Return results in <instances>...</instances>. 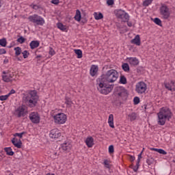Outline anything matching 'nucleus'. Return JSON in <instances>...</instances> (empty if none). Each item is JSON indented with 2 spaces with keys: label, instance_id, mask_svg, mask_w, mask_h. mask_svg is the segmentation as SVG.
Wrapping results in <instances>:
<instances>
[{
  "label": "nucleus",
  "instance_id": "obj_1",
  "mask_svg": "<svg viewBox=\"0 0 175 175\" xmlns=\"http://www.w3.org/2000/svg\"><path fill=\"white\" fill-rule=\"evenodd\" d=\"M173 117V113L172 110L167 107H162L157 113V124L163 126L166 124L167 121H170Z\"/></svg>",
  "mask_w": 175,
  "mask_h": 175
},
{
  "label": "nucleus",
  "instance_id": "obj_2",
  "mask_svg": "<svg viewBox=\"0 0 175 175\" xmlns=\"http://www.w3.org/2000/svg\"><path fill=\"white\" fill-rule=\"evenodd\" d=\"M96 87L98 92L103 95H109L114 88V85L109 84L107 81L100 77L96 79Z\"/></svg>",
  "mask_w": 175,
  "mask_h": 175
},
{
  "label": "nucleus",
  "instance_id": "obj_3",
  "mask_svg": "<svg viewBox=\"0 0 175 175\" xmlns=\"http://www.w3.org/2000/svg\"><path fill=\"white\" fill-rule=\"evenodd\" d=\"M39 96L36 90H31L28 92L27 96L23 98V100L29 107H35L38 104Z\"/></svg>",
  "mask_w": 175,
  "mask_h": 175
},
{
  "label": "nucleus",
  "instance_id": "obj_4",
  "mask_svg": "<svg viewBox=\"0 0 175 175\" xmlns=\"http://www.w3.org/2000/svg\"><path fill=\"white\" fill-rule=\"evenodd\" d=\"M100 77L104 79L107 83H114L115 81H117V79H118V72L114 69H111L107 71L105 75H102Z\"/></svg>",
  "mask_w": 175,
  "mask_h": 175
},
{
  "label": "nucleus",
  "instance_id": "obj_5",
  "mask_svg": "<svg viewBox=\"0 0 175 175\" xmlns=\"http://www.w3.org/2000/svg\"><path fill=\"white\" fill-rule=\"evenodd\" d=\"M53 118L56 125H64L68 120V116L64 113H57L53 115Z\"/></svg>",
  "mask_w": 175,
  "mask_h": 175
},
{
  "label": "nucleus",
  "instance_id": "obj_6",
  "mask_svg": "<svg viewBox=\"0 0 175 175\" xmlns=\"http://www.w3.org/2000/svg\"><path fill=\"white\" fill-rule=\"evenodd\" d=\"M114 14L117 18H119V20L123 21V23L129 21V14H128V13L123 10H116L114 11Z\"/></svg>",
  "mask_w": 175,
  "mask_h": 175
},
{
  "label": "nucleus",
  "instance_id": "obj_7",
  "mask_svg": "<svg viewBox=\"0 0 175 175\" xmlns=\"http://www.w3.org/2000/svg\"><path fill=\"white\" fill-rule=\"evenodd\" d=\"M159 13L161 18L163 20H169L170 17V10L166 4H161L159 8Z\"/></svg>",
  "mask_w": 175,
  "mask_h": 175
},
{
  "label": "nucleus",
  "instance_id": "obj_8",
  "mask_svg": "<svg viewBox=\"0 0 175 175\" xmlns=\"http://www.w3.org/2000/svg\"><path fill=\"white\" fill-rule=\"evenodd\" d=\"M29 21L36 24V25H44V18L38 14L31 15L28 17Z\"/></svg>",
  "mask_w": 175,
  "mask_h": 175
},
{
  "label": "nucleus",
  "instance_id": "obj_9",
  "mask_svg": "<svg viewBox=\"0 0 175 175\" xmlns=\"http://www.w3.org/2000/svg\"><path fill=\"white\" fill-rule=\"evenodd\" d=\"M147 91V84L143 81H139L135 85V92L138 94V95H143V94H146Z\"/></svg>",
  "mask_w": 175,
  "mask_h": 175
},
{
  "label": "nucleus",
  "instance_id": "obj_10",
  "mask_svg": "<svg viewBox=\"0 0 175 175\" xmlns=\"http://www.w3.org/2000/svg\"><path fill=\"white\" fill-rule=\"evenodd\" d=\"M28 113L27 111V107L25 105H21L19 106L16 110H15V114L17 116V117H25L26 114Z\"/></svg>",
  "mask_w": 175,
  "mask_h": 175
},
{
  "label": "nucleus",
  "instance_id": "obj_11",
  "mask_svg": "<svg viewBox=\"0 0 175 175\" xmlns=\"http://www.w3.org/2000/svg\"><path fill=\"white\" fill-rule=\"evenodd\" d=\"M29 118L33 124H39L40 122V115L38 112L30 113Z\"/></svg>",
  "mask_w": 175,
  "mask_h": 175
},
{
  "label": "nucleus",
  "instance_id": "obj_12",
  "mask_svg": "<svg viewBox=\"0 0 175 175\" xmlns=\"http://www.w3.org/2000/svg\"><path fill=\"white\" fill-rule=\"evenodd\" d=\"M49 137L51 139H58L61 137V131L58 129H53L50 131Z\"/></svg>",
  "mask_w": 175,
  "mask_h": 175
},
{
  "label": "nucleus",
  "instance_id": "obj_13",
  "mask_svg": "<svg viewBox=\"0 0 175 175\" xmlns=\"http://www.w3.org/2000/svg\"><path fill=\"white\" fill-rule=\"evenodd\" d=\"M3 81H5L6 83H9V81H12L13 80V77L14 75L13 72H7L6 71L3 72Z\"/></svg>",
  "mask_w": 175,
  "mask_h": 175
},
{
  "label": "nucleus",
  "instance_id": "obj_14",
  "mask_svg": "<svg viewBox=\"0 0 175 175\" xmlns=\"http://www.w3.org/2000/svg\"><path fill=\"white\" fill-rule=\"evenodd\" d=\"M126 62H128L131 66H137V65H139V59L136 57H127Z\"/></svg>",
  "mask_w": 175,
  "mask_h": 175
},
{
  "label": "nucleus",
  "instance_id": "obj_15",
  "mask_svg": "<svg viewBox=\"0 0 175 175\" xmlns=\"http://www.w3.org/2000/svg\"><path fill=\"white\" fill-rule=\"evenodd\" d=\"M164 85L168 91H172V92L175 91V81H169L168 82H165Z\"/></svg>",
  "mask_w": 175,
  "mask_h": 175
},
{
  "label": "nucleus",
  "instance_id": "obj_16",
  "mask_svg": "<svg viewBox=\"0 0 175 175\" xmlns=\"http://www.w3.org/2000/svg\"><path fill=\"white\" fill-rule=\"evenodd\" d=\"M98 70H99V68L96 65H92L90 68V73L92 77L96 76L98 75Z\"/></svg>",
  "mask_w": 175,
  "mask_h": 175
},
{
  "label": "nucleus",
  "instance_id": "obj_17",
  "mask_svg": "<svg viewBox=\"0 0 175 175\" xmlns=\"http://www.w3.org/2000/svg\"><path fill=\"white\" fill-rule=\"evenodd\" d=\"M118 91V95L119 96H126L128 95V92H126V90L122 87H118L117 88Z\"/></svg>",
  "mask_w": 175,
  "mask_h": 175
},
{
  "label": "nucleus",
  "instance_id": "obj_18",
  "mask_svg": "<svg viewBox=\"0 0 175 175\" xmlns=\"http://www.w3.org/2000/svg\"><path fill=\"white\" fill-rule=\"evenodd\" d=\"M85 143L89 148H92L94 146V138L91 136L88 137L85 140Z\"/></svg>",
  "mask_w": 175,
  "mask_h": 175
},
{
  "label": "nucleus",
  "instance_id": "obj_19",
  "mask_svg": "<svg viewBox=\"0 0 175 175\" xmlns=\"http://www.w3.org/2000/svg\"><path fill=\"white\" fill-rule=\"evenodd\" d=\"M12 144L14 145L16 148H21L23 146V142H21V139H18L17 138H14L12 139Z\"/></svg>",
  "mask_w": 175,
  "mask_h": 175
},
{
  "label": "nucleus",
  "instance_id": "obj_20",
  "mask_svg": "<svg viewBox=\"0 0 175 175\" xmlns=\"http://www.w3.org/2000/svg\"><path fill=\"white\" fill-rule=\"evenodd\" d=\"M131 43H132V44H135V46H140L142 43L140 41V36H135V37L133 40H131Z\"/></svg>",
  "mask_w": 175,
  "mask_h": 175
},
{
  "label": "nucleus",
  "instance_id": "obj_21",
  "mask_svg": "<svg viewBox=\"0 0 175 175\" xmlns=\"http://www.w3.org/2000/svg\"><path fill=\"white\" fill-rule=\"evenodd\" d=\"M108 124L110 128L114 129V115L110 114L108 118Z\"/></svg>",
  "mask_w": 175,
  "mask_h": 175
},
{
  "label": "nucleus",
  "instance_id": "obj_22",
  "mask_svg": "<svg viewBox=\"0 0 175 175\" xmlns=\"http://www.w3.org/2000/svg\"><path fill=\"white\" fill-rule=\"evenodd\" d=\"M57 27L58 29H60V31H62V32H67L68 31V27L66 25H64L62 24V23H57Z\"/></svg>",
  "mask_w": 175,
  "mask_h": 175
},
{
  "label": "nucleus",
  "instance_id": "obj_23",
  "mask_svg": "<svg viewBox=\"0 0 175 175\" xmlns=\"http://www.w3.org/2000/svg\"><path fill=\"white\" fill-rule=\"evenodd\" d=\"M40 43L38 40H33L30 42L29 46L31 50L34 49H38V46H40Z\"/></svg>",
  "mask_w": 175,
  "mask_h": 175
},
{
  "label": "nucleus",
  "instance_id": "obj_24",
  "mask_svg": "<svg viewBox=\"0 0 175 175\" xmlns=\"http://www.w3.org/2000/svg\"><path fill=\"white\" fill-rule=\"evenodd\" d=\"M62 148L64 151H69L72 148V144L70 142H65L62 145Z\"/></svg>",
  "mask_w": 175,
  "mask_h": 175
},
{
  "label": "nucleus",
  "instance_id": "obj_25",
  "mask_svg": "<svg viewBox=\"0 0 175 175\" xmlns=\"http://www.w3.org/2000/svg\"><path fill=\"white\" fill-rule=\"evenodd\" d=\"M74 18L75 21H77L78 23H80V21H81V12L79 10H76Z\"/></svg>",
  "mask_w": 175,
  "mask_h": 175
},
{
  "label": "nucleus",
  "instance_id": "obj_26",
  "mask_svg": "<svg viewBox=\"0 0 175 175\" xmlns=\"http://www.w3.org/2000/svg\"><path fill=\"white\" fill-rule=\"evenodd\" d=\"M5 152H6L7 155H10V157H12V155H14V152L12 150V148H4Z\"/></svg>",
  "mask_w": 175,
  "mask_h": 175
},
{
  "label": "nucleus",
  "instance_id": "obj_27",
  "mask_svg": "<svg viewBox=\"0 0 175 175\" xmlns=\"http://www.w3.org/2000/svg\"><path fill=\"white\" fill-rule=\"evenodd\" d=\"M94 17L95 20H102L103 18V14L100 12H94Z\"/></svg>",
  "mask_w": 175,
  "mask_h": 175
},
{
  "label": "nucleus",
  "instance_id": "obj_28",
  "mask_svg": "<svg viewBox=\"0 0 175 175\" xmlns=\"http://www.w3.org/2000/svg\"><path fill=\"white\" fill-rule=\"evenodd\" d=\"M152 151H155L156 152H159V154H161L162 155H166L167 152L165 151L163 149H158V148H152Z\"/></svg>",
  "mask_w": 175,
  "mask_h": 175
},
{
  "label": "nucleus",
  "instance_id": "obj_29",
  "mask_svg": "<svg viewBox=\"0 0 175 175\" xmlns=\"http://www.w3.org/2000/svg\"><path fill=\"white\" fill-rule=\"evenodd\" d=\"M129 119L130 120V121H135V120H136V118H137V115L136 114V113L133 112L130 114L128 115Z\"/></svg>",
  "mask_w": 175,
  "mask_h": 175
},
{
  "label": "nucleus",
  "instance_id": "obj_30",
  "mask_svg": "<svg viewBox=\"0 0 175 175\" xmlns=\"http://www.w3.org/2000/svg\"><path fill=\"white\" fill-rule=\"evenodd\" d=\"M75 54H77V58H83V51L80 49H76L75 51Z\"/></svg>",
  "mask_w": 175,
  "mask_h": 175
},
{
  "label": "nucleus",
  "instance_id": "obj_31",
  "mask_svg": "<svg viewBox=\"0 0 175 175\" xmlns=\"http://www.w3.org/2000/svg\"><path fill=\"white\" fill-rule=\"evenodd\" d=\"M127 81H126V77L125 76L122 75L120 77V84H126Z\"/></svg>",
  "mask_w": 175,
  "mask_h": 175
},
{
  "label": "nucleus",
  "instance_id": "obj_32",
  "mask_svg": "<svg viewBox=\"0 0 175 175\" xmlns=\"http://www.w3.org/2000/svg\"><path fill=\"white\" fill-rule=\"evenodd\" d=\"M14 50L15 51V55H16V57H18V55L21 54V49L19 46L15 47Z\"/></svg>",
  "mask_w": 175,
  "mask_h": 175
},
{
  "label": "nucleus",
  "instance_id": "obj_33",
  "mask_svg": "<svg viewBox=\"0 0 175 175\" xmlns=\"http://www.w3.org/2000/svg\"><path fill=\"white\" fill-rule=\"evenodd\" d=\"M122 68L124 72H129V64L128 63H124L122 64Z\"/></svg>",
  "mask_w": 175,
  "mask_h": 175
},
{
  "label": "nucleus",
  "instance_id": "obj_34",
  "mask_svg": "<svg viewBox=\"0 0 175 175\" xmlns=\"http://www.w3.org/2000/svg\"><path fill=\"white\" fill-rule=\"evenodd\" d=\"M7 43L8 42L6 41L5 38H3L0 40V46H1L2 47H6Z\"/></svg>",
  "mask_w": 175,
  "mask_h": 175
},
{
  "label": "nucleus",
  "instance_id": "obj_35",
  "mask_svg": "<svg viewBox=\"0 0 175 175\" xmlns=\"http://www.w3.org/2000/svg\"><path fill=\"white\" fill-rule=\"evenodd\" d=\"M66 105L68 106V107H70L72 106V100L69 98H66V101H65Z\"/></svg>",
  "mask_w": 175,
  "mask_h": 175
},
{
  "label": "nucleus",
  "instance_id": "obj_36",
  "mask_svg": "<svg viewBox=\"0 0 175 175\" xmlns=\"http://www.w3.org/2000/svg\"><path fill=\"white\" fill-rule=\"evenodd\" d=\"M25 134V132H22V133H16L14 135L15 137H18L19 139H23V135Z\"/></svg>",
  "mask_w": 175,
  "mask_h": 175
},
{
  "label": "nucleus",
  "instance_id": "obj_37",
  "mask_svg": "<svg viewBox=\"0 0 175 175\" xmlns=\"http://www.w3.org/2000/svg\"><path fill=\"white\" fill-rule=\"evenodd\" d=\"M154 24H157V25H162V21L159 19V18H155L154 19Z\"/></svg>",
  "mask_w": 175,
  "mask_h": 175
},
{
  "label": "nucleus",
  "instance_id": "obj_38",
  "mask_svg": "<svg viewBox=\"0 0 175 175\" xmlns=\"http://www.w3.org/2000/svg\"><path fill=\"white\" fill-rule=\"evenodd\" d=\"M9 96L8 94L0 96V100L3 102V100H8Z\"/></svg>",
  "mask_w": 175,
  "mask_h": 175
},
{
  "label": "nucleus",
  "instance_id": "obj_39",
  "mask_svg": "<svg viewBox=\"0 0 175 175\" xmlns=\"http://www.w3.org/2000/svg\"><path fill=\"white\" fill-rule=\"evenodd\" d=\"M152 3V0H145L143 2L144 6H148L149 5H151Z\"/></svg>",
  "mask_w": 175,
  "mask_h": 175
},
{
  "label": "nucleus",
  "instance_id": "obj_40",
  "mask_svg": "<svg viewBox=\"0 0 175 175\" xmlns=\"http://www.w3.org/2000/svg\"><path fill=\"white\" fill-rule=\"evenodd\" d=\"M16 42H18V43H20L21 44H23V43L25 42V38H24V37L23 36H21L19 38L17 39Z\"/></svg>",
  "mask_w": 175,
  "mask_h": 175
},
{
  "label": "nucleus",
  "instance_id": "obj_41",
  "mask_svg": "<svg viewBox=\"0 0 175 175\" xmlns=\"http://www.w3.org/2000/svg\"><path fill=\"white\" fill-rule=\"evenodd\" d=\"M22 54L23 58L25 59L28 58V57H29V52H28V51H24L23 52H22Z\"/></svg>",
  "mask_w": 175,
  "mask_h": 175
},
{
  "label": "nucleus",
  "instance_id": "obj_42",
  "mask_svg": "<svg viewBox=\"0 0 175 175\" xmlns=\"http://www.w3.org/2000/svg\"><path fill=\"white\" fill-rule=\"evenodd\" d=\"M134 105H139L140 103V98L137 96L133 98Z\"/></svg>",
  "mask_w": 175,
  "mask_h": 175
},
{
  "label": "nucleus",
  "instance_id": "obj_43",
  "mask_svg": "<svg viewBox=\"0 0 175 175\" xmlns=\"http://www.w3.org/2000/svg\"><path fill=\"white\" fill-rule=\"evenodd\" d=\"M107 5L108 6H113L114 5V0H107Z\"/></svg>",
  "mask_w": 175,
  "mask_h": 175
},
{
  "label": "nucleus",
  "instance_id": "obj_44",
  "mask_svg": "<svg viewBox=\"0 0 175 175\" xmlns=\"http://www.w3.org/2000/svg\"><path fill=\"white\" fill-rule=\"evenodd\" d=\"M109 154H113V152H114V146L113 145L109 146Z\"/></svg>",
  "mask_w": 175,
  "mask_h": 175
},
{
  "label": "nucleus",
  "instance_id": "obj_45",
  "mask_svg": "<svg viewBox=\"0 0 175 175\" xmlns=\"http://www.w3.org/2000/svg\"><path fill=\"white\" fill-rule=\"evenodd\" d=\"M49 55L52 56L55 55V51H54L52 47H49Z\"/></svg>",
  "mask_w": 175,
  "mask_h": 175
},
{
  "label": "nucleus",
  "instance_id": "obj_46",
  "mask_svg": "<svg viewBox=\"0 0 175 175\" xmlns=\"http://www.w3.org/2000/svg\"><path fill=\"white\" fill-rule=\"evenodd\" d=\"M13 94H16V90H11L10 92L7 94V95L9 96H10V95H13Z\"/></svg>",
  "mask_w": 175,
  "mask_h": 175
},
{
  "label": "nucleus",
  "instance_id": "obj_47",
  "mask_svg": "<svg viewBox=\"0 0 175 175\" xmlns=\"http://www.w3.org/2000/svg\"><path fill=\"white\" fill-rule=\"evenodd\" d=\"M142 154H143V150L140 152V154H138L137 163H139V162H140V159H142Z\"/></svg>",
  "mask_w": 175,
  "mask_h": 175
},
{
  "label": "nucleus",
  "instance_id": "obj_48",
  "mask_svg": "<svg viewBox=\"0 0 175 175\" xmlns=\"http://www.w3.org/2000/svg\"><path fill=\"white\" fill-rule=\"evenodd\" d=\"M2 54H6V50L5 49H0V55H2Z\"/></svg>",
  "mask_w": 175,
  "mask_h": 175
},
{
  "label": "nucleus",
  "instance_id": "obj_49",
  "mask_svg": "<svg viewBox=\"0 0 175 175\" xmlns=\"http://www.w3.org/2000/svg\"><path fill=\"white\" fill-rule=\"evenodd\" d=\"M51 2L53 5H58V3H59V0H52Z\"/></svg>",
  "mask_w": 175,
  "mask_h": 175
},
{
  "label": "nucleus",
  "instance_id": "obj_50",
  "mask_svg": "<svg viewBox=\"0 0 175 175\" xmlns=\"http://www.w3.org/2000/svg\"><path fill=\"white\" fill-rule=\"evenodd\" d=\"M104 165L106 166V167H109V161L105 160Z\"/></svg>",
  "mask_w": 175,
  "mask_h": 175
},
{
  "label": "nucleus",
  "instance_id": "obj_51",
  "mask_svg": "<svg viewBox=\"0 0 175 175\" xmlns=\"http://www.w3.org/2000/svg\"><path fill=\"white\" fill-rule=\"evenodd\" d=\"M137 169H139V163H137V166L134 167L133 168L134 172H137Z\"/></svg>",
  "mask_w": 175,
  "mask_h": 175
},
{
  "label": "nucleus",
  "instance_id": "obj_52",
  "mask_svg": "<svg viewBox=\"0 0 175 175\" xmlns=\"http://www.w3.org/2000/svg\"><path fill=\"white\" fill-rule=\"evenodd\" d=\"M3 62L4 64H8V62H9V60L8 59H5Z\"/></svg>",
  "mask_w": 175,
  "mask_h": 175
},
{
  "label": "nucleus",
  "instance_id": "obj_53",
  "mask_svg": "<svg viewBox=\"0 0 175 175\" xmlns=\"http://www.w3.org/2000/svg\"><path fill=\"white\" fill-rule=\"evenodd\" d=\"M32 8H33V9H38V5H33L32 6Z\"/></svg>",
  "mask_w": 175,
  "mask_h": 175
},
{
  "label": "nucleus",
  "instance_id": "obj_54",
  "mask_svg": "<svg viewBox=\"0 0 175 175\" xmlns=\"http://www.w3.org/2000/svg\"><path fill=\"white\" fill-rule=\"evenodd\" d=\"M2 5H3V3H2V0H0V9L1 8H2Z\"/></svg>",
  "mask_w": 175,
  "mask_h": 175
},
{
  "label": "nucleus",
  "instance_id": "obj_55",
  "mask_svg": "<svg viewBox=\"0 0 175 175\" xmlns=\"http://www.w3.org/2000/svg\"><path fill=\"white\" fill-rule=\"evenodd\" d=\"M129 27H132V23H128Z\"/></svg>",
  "mask_w": 175,
  "mask_h": 175
},
{
  "label": "nucleus",
  "instance_id": "obj_56",
  "mask_svg": "<svg viewBox=\"0 0 175 175\" xmlns=\"http://www.w3.org/2000/svg\"><path fill=\"white\" fill-rule=\"evenodd\" d=\"M37 58H40V55H38V56H37Z\"/></svg>",
  "mask_w": 175,
  "mask_h": 175
},
{
  "label": "nucleus",
  "instance_id": "obj_57",
  "mask_svg": "<svg viewBox=\"0 0 175 175\" xmlns=\"http://www.w3.org/2000/svg\"><path fill=\"white\" fill-rule=\"evenodd\" d=\"M9 175H13V174H10Z\"/></svg>",
  "mask_w": 175,
  "mask_h": 175
},
{
  "label": "nucleus",
  "instance_id": "obj_58",
  "mask_svg": "<svg viewBox=\"0 0 175 175\" xmlns=\"http://www.w3.org/2000/svg\"><path fill=\"white\" fill-rule=\"evenodd\" d=\"M9 47V49H10V47H12V46H8Z\"/></svg>",
  "mask_w": 175,
  "mask_h": 175
}]
</instances>
